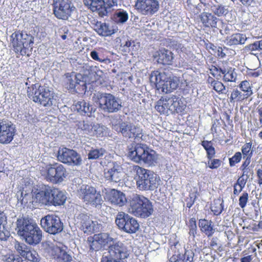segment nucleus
<instances>
[{"label":"nucleus","instance_id":"obj_1","mask_svg":"<svg viewBox=\"0 0 262 262\" xmlns=\"http://www.w3.org/2000/svg\"><path fill=\"white\" fill-rule=\"evenodd\" d=\"M91 239L92 240H89L90 249L95 251L113 242L108 247V254L103 255L101 262H127L125 259L128 257L130 250L122 242L114 243V239L108 233L104 232L94 234Z\"/></svg>","mask_w":262,"mask_h":262},{"label":"nucleus","instance_id":"obj_2","mask_svg":"<svg viewBox=\"0 0 262 262\" xmlns=\"http://www.w3.org/2000/svg\"><path fill=\"white\" fill-rule=\"evenodd\" d=\"M16 230L30 245L36 246L42 239V232L38 225L28 218H19L16 221Z\"/></svg>","mask_w":262,"mask_h":262},{"label":"nucleus","instance_id":"obj_3","mask_svg":"<svg viewBox=\"0 0 262 262\" xmlns=\"http://www.w3.org/2000/svg\"><path fill=\"white\" fill-rule=\"evenodd\" d=\"M132 170L136 173L134 180L139 190H154L158 187L160 180L153 171L138 165H134Z\"/></svg>","mask_w":262,"mask_h":262},{"label":"nucleus","instance_id":"obj_4","mask_svg":"<svg viewBox=\"0 0 262 262\" xmlns=\"http://www.w3.org/2000/svg\"><path fill=\"white\" fill-rule=\"evenodd\" d=\"M28 96L32 97L33 101L45 107H50L56 105V96L51 88L46 85L33 84L27 90Z\"/></svg>","mask_w":262,"mask_h":262},{"label":"nucleus","instance_id":"obj_5","mask_svg":"<svg viewBox=\"0 0 262 262\" xmlns=\"http://www.w3.org/2000/svg\"><path fill=\"white\" fill-rule=\"evenodd\" d=\"M128 157L136 163H144L149 166H155L158 160V155L156 152L144 144H137L134 147L130 149Z\"/></svg>","mask_w":262,"mask_h":262},{"label":"nucleus","instance_id":"obj_6","mask_svg":"<svg viewBox=\"0 0 262 262\" xmlns=\"http://www.w3.org/2000/svg\"><path fill=\"white\" fill-rule=\"evenodd\" d=\"M128 204L129 212L137 217L147 218L154 212L152 203L143 195L133 194L129 200Z\"/></svg>","mask_w":262,"mask_h":262},{"label":"nucleus","instance_id":"obj_7","mask_svg":"<svg viewBox=\"0 0 262 262\" xmlns=\"http://www.w3.org/2000/svg\"><path fill=\"white\" fill-rule=\"evenodd\" d=\"M149 80L154 83L158 90L165 93H170L176 90L179 84V79L177 77H171L165 72L155 71L151 73Z\"/></svg>","mask_w":262,"mask_h":262},{"label":"nucleus","instance_id":"obj_8","mask_svg":"<svg viewBox=\"0 0 262 262\" xmlns=\"http://www.w3.org/2000/svg\"><path fill=\"white\" fill-rule=\"evenodd\" d=\"M80 199L86 204L97 209L101 208L103 202L100 191L94 187L88 185H82L78 190Z\"/></svg>","mask_w":262,"mask_h":262},{"label":"nucleus","instance_id":"obj_9","mask_svg":"<svg viewBox=\"0 0 262 262\" xmlns=\"http://www.w3.org/2000/svg\"><path fill=\"white\" fill-rule=\"evenodd\" d=\"M11 42L16 53L21 55L26 53V50L32 49L34 37L26 32L16 31L10 36Z\"/></svg>","mask_w":262,"mask_h":262},{"label":"nucleus","instance_id":"obj_10","mask_svg":"<svg viewBox=\"0 0 262 262\" xmlns=\"http://www.w3.org/2000/svg\"><path fill=\"white\" fill-rule=\"evenodd\" d=\"M97 98L99 108L104 113H117L122 107L121 100L112 94L101 93Z\"/></svg>","mask_w":262,"mask_h":262},{"label":"nucleus","instance_id":"obj_11","mask_svg":"<svg viewBox=\"0 0 262 262\" xmlns=\"http://www.w3.org/2000/svg\"><path fill=\"white\" fill-rule=\"evenodd\" d=\"M156 110L160 114L168 115L174 112L181 111L179 98L172 96H165L157 102Z\"/></svg>","mask_w":262,"mask_h":262},{"label":"nucleus","instance_id":"obj_12","mask_svg":"<svg viewBox=\"0 0 262 262\" xmlns=\"http://www.w3.org/2000/svg\"><path fill=\"white\" fill-rule=\"evenodd\" d=\"M115 222L120 229L128 233H134L139 228L137 221L123 212L117 214Z\"/></svg>","mask_w":262,"mask_h":262},{"label":"nucleus","instance_id":"obj_13","mask_svg":"<svg viewBox=\"0 0 262 262\" xmlns=\"http://www.w3.org/2000/svg\"><path fill=\"white\" fill-rule=\"evenodd\" d=\"M113 129L121 133L122 136L126 138L134 139L136 141L143 140L142 129L133 124L122 122L119 125H114Z\"/></svg>","mask_w":262,"mask_h":262},{"label":"nucleus","instance_id":"obj_14","mask_svg":"<svg viewBox=\"0 0 262 262\" xmlns=\"http://www.w3.org/2000/svg\"><path fill=\"white\" fill-rule=\"evenodd\" d=\"M42 228L51 234H56L63 229V223L60 218L55 214H48L40 220Z\"/></svg>","mask_w":262,"mask_h":262},{"label":"nucleus","instance_id":"obj_15","mask_svg":"<svg viewBox=\"0 0 262 262\" xmlns=\"http://www.w3.org/2000/svg\"><path fill=\"white\" fill-rule=\"evenodd\" d=\"M53 11L58 19L67 20L75 11V7L69 0H53Z\"/></svg>","mask_w":262,"mask_h":262},{"label":"nucleus","instance_id":"obj_16","mask_svg":"<svg viewBox=\"0 0 262 262\" xmlns=\"http://www.w3.org/2000/svg\"><path fill=\"white\" fill-rule=\"evenodd\" d=\"M64 83L67 88L72 92L83 91L86 88V77L80 73H67L65 74Z\"/></svg>","mask_w":262,"mask_h":262},{"label":"nucleus","instance_id":"obj_17","mask_svg":"<svg viewBox=\"0 0 262 262\" xmlns=\"http://www.w3.org/2000/svg\"><path fill=\"white\" fill-rule=\"evenodd\" d=\"M83 3L92 11H97L100 16L103 17L111 11L115 2L113 0H83Z\"/></svg>","mask_w":262,"mask_h":262},{"label":"nucleus","instance_id":"obj_18","mask_svg":"<svg viewBox=\"0 0 262 262\" xmlns=\"http://www.w3.org/2000/svg\"><path fill=\"white\" fill-rule=\"evenodd\" d=\"M135 9L144 16H151L157 12L160 8L158 0H136Z\"/></svg>","mask_w":262,"mask_h":262},{"label":"nucleus","instance_id":"obj_19","mask_svg":"<svg viewBox=\"0 0 262 262\" xmlns=\"http://www.w3.org/2000/svg\"><path fill=\"white\" fill-rule=\"evenodd\" d=\"M58 160L69 165H81V158L76 151L67 148H59L57 152Z\"/></svg>","mask_w":262,"mask_h":262},{"label":"nucleus","instance_id":"obj_20","mask_svg":"<svg viewBox=\"0 0 262 262\" xmlns=\"http://www.w3.org/2000/svg\"><path fill=\"white\" fill-rule=\"evenodd\" d=\"M67 174L66 169L62 164L55 163L47 168L46 179L48 181L57 184L62 182Z\"/></svg>","mask_w":262,"mask_h":262},{"label":"nucleus","instance_id":"obj_21","mask_svg":"<svg viewBox=\"0 0 262 262\" xmlns=\"http://www.w3.org/2000/svg\"><path fill=\"white\" fill-rule=\"evenodd\" d=\"M49 253L57 262H71L72 257L69 253L68 248L62 243L49 245Z\"/></svg>","mask_w":262,"mask_h":262},{"label":"nucleus","instance_id":"obj_22","mask_svg":"<svg viewBox=\"0 0 262 262\" xmlns=\"http://www.w3.org/2000/svg\"><path fill=\"white\" fill-rule=\"evenodd\" d=\"M15 133V127L11 121L7 119H0V143H10Z\"/></svg>","mask_w":262,"mask_h":262},{"label":"nucleus","instance_id":"obj_23","mask_svg":"<svg viewBox=\"0 0 262 262\" xmlns=\"http://www.w3.org/2000/svg\"><path fill=\"white\" fill-rule=\"evenodd\" d=\"M14 248L16 251L26 259L32 262L40 261V257L37 252L25 244L16 241Z\"/></svg>","mask_w":262,"mask_h":262},{"label":"nucleus","instance_id":"obj_24","mask_svg":"<svg viewBox=\"0 0 262 262\" xmlns=\"http://www.w3.org/2000/svg\"><path fill=\"white\" fill-rule=\"evenodd\" d=\"M75 222L78 226H80L83 231L88 234L96 231V222L92 221L90 216L86 213H80L75 217Z\"/></svg>","mask_w":262,"mask_h":262},{"label":"nucleus","instance_id":"obj_25","mask_svg":"<svg viewBox=\"0 0 262 262\" xmlns=\"http://www.w3.org/2000/svg\"><path fill=\"white\" fill-rule=\"evenodd\" d=\"M105 190L104 199L112 204L121 207L124 205L127 202L125 195L122 192L114 189H106Z\"/></svg>","mask_w":262,"mask_h":262},{"label":"nucleus","instance_id":"obj_26","mask_svg":"<svg viewBox=\"0 0 262 262\" xmlns=\"http://www.w3.org/2000/svg\"><path fill=\"white\" fill-rule=\"evenodd\" d=\"M122 167L117 162H112L110 167L104 170V177L110 182L117 183L121 179Z\"/></svg>","mask_w":262,"mask_h":262},{"label":"nucleus","instance_id":"obj_27","mask_svg":"<svg viewBox=\"0 0 262 262\" xmlns=\"http://www.w3.org/2000/svg\"><path fill=\"white\" fill-rule=\"evenodd\" d=\"M52 192L51 187L48 185H42L39 187L38 191L35 194L34 200L42 204H47L50 203V194Z\"/></svg>","mask_w":262,"mask_h":262},{"label":"nucleus","instance_id":"obj_28","mask_svg":"<svg viewBox=\"0 0 262 262\" xmlns=\"http://www.w3.org/2000/svg\"><path fill=\"white\" fill-rule=\"evenodd\" d=\"M52 192L50 194V203L55 206L63 205L65 202L67 196L63 191L58 188L51 187Z\"/></svg>","mask_w":262,"mask_h":262},{"label":"nucleus","instance_id":"obj_29","mask_svg":"<svg viewBox=\"0 0 262 262\" xmlns=\"http://www.w3.org/2000/svg\"><path fill=\"white\" fill-rule=\"evenodd\" d=\"M248 39L246 34L241 33H234L226 39V43L229 46L244 45Z\"/></svg>","mask_w":262,"mask_h":262},{"label":"nucleus","instance_id":"obj_30","mask_svg":"<svg viewBox=\"0 0 262 262\" xmlns=\"http://www.w3.org/2000/svg\"><path fill=\"white\" fill-rule=\"evenodd\" d=\"M75 109L80 114L89 117L91 116L96 110L92 105L84 100L79 101L75 104Z\"/></svg>","mask_w":262,"mask_h":262},{"label":"nucleus","instance_id":"obj_31","mask_svg":"<svg viewBox=\"0 0 262 262\" xmlns=\"http://www.w3.org/2000/svg\"><path fill=\"white\" fill-rule=\"evenodd\" d=\"M10 236L7 217L4 212L0 211V239L6 240Z\"/></svg>","mask_w":262,"mask_h":262},{"label":"nucleus","instance_id":"obj_32","mask_svg":"<svg viewBox=\"0 0 262 262\" xmlns=\"http://www.w3.org/2000/svg\"><path fill=\"white\" fill-rule=\"evenodd\" d=\"M173 59V53L165 49L160 50L158 52L157 61L159 63L170 65Z\"/></svg>","mask_w":262,"mask_h":262},{"label":"nucleus","instance_id":"obj_33","mask_svg":"<svg viewBox=\"0 0 262 262\" xmlns=\"http://www.w3.org/2000/svg\"><path fill=\"white\" fill-rule=\"evenodd\" d=\"M200 19L206 27L216 28L218 19L212 13L203 12L200 15Z\"/></svg>","mask_w":262,"mask_h":262},{"label":"nucleus","instance_id":"obj_34","mask_svg":"<svg viewBox=\"0 0 262 262\" xmlns=\"http://www.w3.org/2000/svg\"><path fill=\"white\" fill-rule=\"evenodd\" d=\"M94 29L99 35L102 36H108L115 33L108 24L101 21H97Z\"/></svg>","mask_w":262,"mask_h":262},{"label":"nucleus","instance_id":"obj_35","mask_svg":"<svg viewBox=\"0 0 262 262\" xmlns=\"http://www.w3.org/2000/svg\"><path fill=\"white\" fill-rule=\"evenodd\" d=\"M199 226L201 231L204 233L208 237L212 236L215 232L212 222L210 220L201 219L199 222Z\"/></svg>","mask_w":262,"mask_h":262},{"label":"nucleus","instance_id":"obj_36","mask_svg":"<svg viewBox=\"0 0 262 262\" xmlns=\"http://www.w3.org/2000/svg\"><path fill=\"white\" fill-rule=\"evenodd\" d=\"M238 87L247 98L253 94L252 84L248 80L242 81L238 84Z\"/></svg>","mask_w":262,"mask_h":262},{"label":"nucleus","instance_id":"obj_37","mask_svg":"<svg viewBox=\"0 0 262 262\" xmlns=\"http://www.w3.org/2000/svg\"><path fill=\"white\" fill-rule=\"evenodd\" d=\"M217 71L219 72L220 74H222L223 75V79L225 81L227 82H235L236 79L237 74L232 69L226 70V69H217Z\"/></svg>","mask_w":262,"mask_h":262},{"label":"nucleus","instance_id":"obj_38","mask_svg":"<svg viewBox=\"0 0 262 262\" xmlns=\"http://www.w3.org/2000/svg\"><path fill=\"white\" fill-rule=\"evenodd\" d=\"M128 19L127 12L124 10H118L116 11L113 16L114 20L117 24H124Z\"/></svg>","mask_w":262,"mask_h":262},{"label":"nucleus","instance_id":"obj_39","mask_svg":"<svg viewBox=\"0 0 262 262\" xmlns=\"http://www.w3.org/2000/svg\"><path fill=\"white\" fill-rule=\"evenodd\" d=\"M106 154V151L104 148H92L88 154V157L89 160H96L99 158H101Z\"/></svg>","mask_w":262,"mask_h":262},{"label":"nucleus","instance_id":"obj_40","mask_svg":"<svg viewBox=\"0 0 262 262\" xmlns=\"http://www.w3.org/2000/svg\"><path fill=\"white\" fill-rule=\"evenodd\" d=\"M208 83L219 94H225L226 91L225 86L220 81L215 80L212 78H209Z\"/></svg>","mask_w":262,"mask_h":262},{"label":"nucleus","instance_id":"obj_41","mask_svg":"<svg viewBox=\"0 0 262 262\" xmlns=\"http://www.w3.org/2000/svg\"><path fill=\"white\" fill-rule=\"evenodd\" d=\"M246 51L250 52L251 54L255 55V52L262 50V40L255 41L244 47Z\"/></svg>","mask_w":262,"mask_h":262},{"label":"nucleus","instance_id":"obj_42","mask_svg":"<svg viewBox=\"0 0 262 262\" xmlns=\"http://www.w3.org/2000/svg\"><path fill=\"white\" fill-rule=\"evenodd\" d=\"M201 145L206 150L207 152V156L209 160L212 159L215 155V149L213 147L212 141L204 140L202 142Z\"/></svg>","mask_w":262,"mask_h":262},{"label":"nucleus","instance_id":"obj_43","mask_svg":"<svg viewBox=\"0 0 262 262\" xmlns=\"http://www.w3.org/2000/svg\"><path fill=\"white\" fill-rule=\"evenodd\" d=\"M78 128L81 129L84 134L92 135L93 134V125L88 121L78 122Z\"/></svg>","mask_w":262,"mask_h":262},{"label":"nucleus","instance_id":"obj_44","mask_svg":"<svg viewBox=\"0 0 262 262\" xmlns=\"http://www.w3.org/2000/svg\"><path fill=\"white\" fill-rule=\"evenodd\" d=\"M17 198L18 201H19L21 204H26L28 202L31 203L32 201V199H33V195L31 193H27L26 191H24L18 192L17 194Z\"/></svg>","mask_w":262,"mask_h":262},{"label":"nucleus","instance_id":"obj_45","mask_svg":"<svg viewBox=\"0 0 262 262\" xmlns=\"http://www.w3.org/2000/svg\"><path fill=\"white\" fill-rule=\"evenodd\" d=\"M188 234L189 239H194L198 235V229L196 224V220L194 217H192L189 220L188 223Z\"/></svg>","mask_w":262,"mask_h":262},{"label":"nucleus","instance_id":"obj_46","mask_svg":"<svg viewBox=\"0 0 262 262\" xmlns=\"http://www.w3.org/2000/svg\"><path fill=\"white\" fill-rule=\"evenodd\" d=\"M107 134V128L99 124L93 125V134L91 136H96L97 137H102Z\"/></svg>","mask_w":262,"mask_h":262},{"label":"nucleus","instance_id":"obj_47","mask_svg":"<svg viewBox=\"0 0 262 262\" xmlns=\"http://www.w3.org/2000/svg\"><path fill=\"white\" fill-rule=\"evenodd\" d=\"M247 98L246 96L240 90L237 89L233 90L229 98L231 103L235 101L240 102Z\"/></svg>","mask_w":262,"mask_h":262},{"label":"nucleus","instance_id":"obj_48","mask_svg":"<svg viewBox=\"0 0 262 262\" xmlns=\"http://www.w3.org/2000/svg\"><path fill=\"white\" fill-rule=\"evenodd\" d=\"M223 201L220 199L213 201L211 206V210L214 215H217L222 213L223 210Z\"/></svg>","mask_w":262,"mask_h":262},{"label":"nucleus","instance_id":"obj_49","mask_svg":"<svg viewBox=\"0 0 262 262\" xmlns=\"http://www.w3.org/2000/svg\"><path fill=\"white\" fill-rule=\"evenodd\" d=\"M212 12L218 16L226 15L228 12V9L221 5H214L211 7Z\"/></svg>","mask_w":262,"mask_h":262},{"label":"nucleus","instance_id":"obj_50","mask_svg":"<svg viewBox=\"0 0 262 262\" xmlns=\"http://www.w3.org/2000/svg\"><path fill=\"white\" fill-rule=\"evenodd\" d=\"M244 158H251L252 156L253 150L252 148V143L249 142L245 144L242 149Z\"/></svg>","mask_w":262,"mask_h":262},{"label":"nucleus","instance_id":"obj_51","mask_svg":"<svg viewBox=\"0 0 262 262\" xmlns=\"http://www.w3.org/2000/svg\"><path fill=\"white\" fill-rule=\"evenodd\" d=\"M135 46V42L134 41L131 40H124L123 41L120 45V50L125 53H128L132 50L134 49Z\"/></svg>","mask_w":262,"mask_h":262},{"label":"nucleus","instance_id":"obj_52","mask_svg":"<svg viewBox=\"0 0 262 262\" xmlns=\"http://www.w3.org/2000/svg\"><path fill=\"white\" fill-rule=\"evenodd\" d=\"M88 70L94 75L95 80H99L103 76L104 74L102 71L98 69L96 66L89 67Z\"/></svg>","mask_w":262,"mask_h":262},{"label":"nucleus","instance_id":"obj_53","mask_svg":"<svg viewBox=\"0 0 262 262\" xmlns=\"http://www.w3.org/2000/svg\"><path fill=\"white\" fill-rule=\"evenodd\" d=\"M194 256V253L192 250H186L184 254L180 258H183V262H193Z\"/></svg>","mask_w":262,"mask_h":262},{"label":"nucleus","instance_id":"obj_54","mask_svg":"<svg viewBox=\"0 0 262 262\" xmlns=\"http://www.w3.org/2000/svg\"><path fill=\"white\" fill-rule=\"evenodd\" d=\"M221 160L217 159H211L207 163H206V165L211 169H216L221 165Z\"/></svg>","mask_w":262,"mask_h":262},{"label":"nucleus","instance_id":"obj_55","mask_svg":"<svg viewBox=\"0 0 262 262\" xmlns=\"http://www.w3.org/2000/svg\"><path fill=\"white\" fill-rule=\"evenodd\" d=\"M249 195L247 192H244L239 199V205L242 208H244L248 202Z\"/></svg>","mask_w":262,"mask_h":262},{"label":"nucleus","instance_id":"obj_56","mask_svg":"<svg viewBox=\"0 0 262 262\" xmlns=\"http://www.w3.org/2000/svg\"><path fill=\"white\" fill-rule=\"evenodd\" d=\"M242 158V154L240 152H237L231 158L229 159V163L231 166H233L235 164L238 163Z\"/></svg>","mask_w":262,"mask_h":262},{"label":"nucleus","instance_id":"obj_57","mask_svg":"<svg viewBox=\"0 0 262 262\" xmlns=\"http://www.w3.org/2000/svg\"><path fill=\"white\" fill-rule=\"evenodd\" d=\"M91 57L92 58L95 60L98 61L100 62H105L107 61H108L110 62V60L107 58H104L103 57H101L97 52L96 51H93L90 53Z\"/></svg>","mask_w":262,"mask_h":262},{"label":"nucleus","instance_id":"obj_58","mask_svg":"<svg viewBox=\"0 0 262 262\" xmlns=\"http://www.w3.org/2000/svg\"><path fill=\"white\" fill-rule=\"evenodd\" d=\"M4 260L5 262H27L26 260H23L18 255L15 257L13 255L6 256Z\"/></svg>","mask_w":262,"mask_h":262},{"label":"nucleus","instance_id":"obj_59","mask_svg":"<svg viewBox=\"0 0 262 262\" xmlns=\"http://www.w3.org/2000/svg\"><path fill=\"white\" fill-rule=\"evenodd\" d=\"M244 177H245L242 176L238 179L236 183L235 184H237V186H238L239 191H242L243 189L244 188L246 184L248 179H247L246 178H245Z\"/></svg>","mask_w":262,"mask_h":262},{"label":"nucleus","instance_id":"obj_60","mask_svg":"<svg viewBox=\"0 0 262 262\" xmlns=\"http://www.w3.org/2000/svg\"><path fill=\"white\" fill-rule=\"evenodd\" d=\"M260 75L259 71H256L255 70H249L247 72V75L250 77H258Z\"/></svg>","mask_w":262,"mask_h":262},{"label":"nucleus","instance_id":"obj_61","mask_svg":"<svg viewBox=\"0 0 262 262\" xmlns=\"http://www.w3.org/2000/svg\"><path fill=\"white\" fill-rule=\"evenodd\" d=\"M218 239L216 237H213L210 243V246L213 248H217L218 245Z\"/></svg>","mask_w":262,"mask_h":262},{"label":"nucleus","instance_id":"obj_62","mask_svg":"<svg viewBox=\"0 0 262 262\" xmlns=\"http://www.w3.org/2000/svg\"><path fill=\"white\" fill-rule=\"evenodd\" d=\"M246 158V160L243 163L242 165L241 166V169L247 168V167L249 165V164L250 163L251 158Z\"/></svg>","mask_w":262,"mask_h":262},{"label":"nucleus","instance_id":"obj_63","mask_svg":"<svg viewBox=\"0 0 262 262\" xmlns=\"http://www.w3.org/2000/svg\"><path fill=\"white\" fill-rule=\"evenodd\" d=\"M243 172V174H242V176H244V177H246V178L247 179H248L249 178V173L250 172V169H249V168H244V169H242Z\"/></svg>","mask_w":262,"mask_h":262},{"label":"nucleus","instance_id":"obj_64","mask_svg":"<svg viewBox=\"0 0 262 262\" xmlns=\"http://www.w3.org/2000/svg\"><path fill=\"white\" fill-rule=\"evenodd\" d=\"M252 259V257L251 255H248L247 256H245L241 259V262H251Z\"/></svg>","mask_w":262,"mask_h":262}]
</instances>
